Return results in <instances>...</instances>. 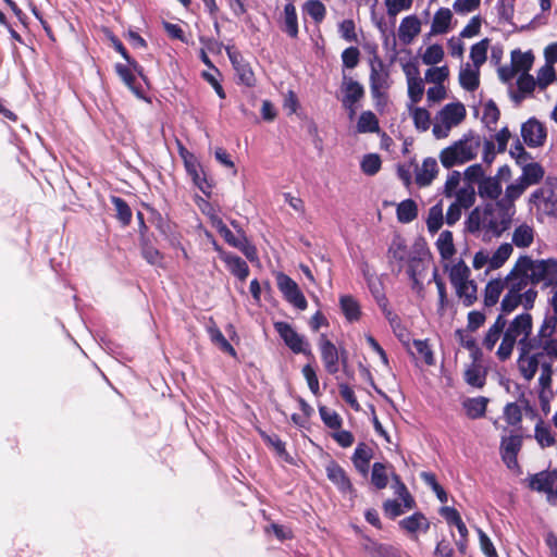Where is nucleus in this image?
Returning <instances> with one entry per match:
<instances>
[{
    "instance_id": "nucleus-1",
    "label": "nucleus",
    "mask_w": 557,
    "mask_h": 557,
    "mask_svg": "<svg viewBox=\"0 0 557 557\" xmlns=\"http://www.w3.org/2000/svg\"><path fill=\"white\" fill-rule=\"evenodd\" d=\"M515 212L513 205H506L503 201L486 206L484 209L476 208L469 215L468 230H482L492 236H499L509 227Z\"/></svg>"
},
{
    "instance_id": "nucleus-2",
    "label": "nucleus",
    "mask_w": 557,
    "mask_h": 557,
    "mask_svg": "<svg viewBox=\"0 0 557 557\" xmlns=\"http://www.w3.org/2000/svg\"><path fill=\"white\" fill-rule=\"evenodd\" d=\"M532 333V317L529 313L517 315L508 325L503 334L502 342L496 350L499 360H507L515 348L516 343L519 349L531 346L528 341Z\"/></svg>"
},
{
    "instance_id": "nucleus-3",
    "label": "nucleus",
    "mask_w": 557,
    "mask_h": 557,
    "mask_svg": "<svg viewBox=\"0 0 557 557\" xmlns=\"http://www.w3.org/2000/svg\"><path fill=\"white\" fill-rule=\"evenodd\" d=\"M480 147L481 140L478 136L465 135L440 152V161L446 169L461 165L475 159Z\"/></svg>"
},
{
    "instance_id": "nucleus-4",
    "label": "nucleus",
    "mask_w": 557,
    "mask_h": 557,
    "mask_svg": "<svg viewBox=\"0 0 557 557\" xmlns=\"http://www.w3.org/2000/svg\"><path fill=\"white\" fill-rule=\"evenodd\" d=\"M392 253L395 259L404 262V268L411 280L412 288L420 292L423 286V273L426 269L425 261L416 252L408 251L400 240L393 243Z\"/></svg>"
},
{
    "instance_id": "nucleus-5",
    "label": "nucleus",
    "mask_w": 557,
    "mask_h": 557,
    "mask_svg": "<svg viewBox=\"0 0 557 557\" xmlns=\"http://www.w3.org/2000/svg\"><path fill=\"white\" fill-rule=\"evenodd\" d=\"M466 108L461 102H451L444 106L435 115L432 133L435 138L443 139L449 136L450 131L466 119Z\"/></svg>"
},
{
    "instance_id": "nucleus-6",
    "label": "nucleus",
    "mask_w": 557,
    "mask_h": 557,
    "mask_svg": "<svg viewBox=\"0 0 557 557\" xmlns=\"http://www.w3.org/2000/svg\"><path fill=\"white\" fill-rule=\"evenodd\" d=\"M518 261L528 273L532 285H536L541 282H544L545 285H550L557 278V259L534 260L528 256H523L520 257Z\"/></svg>"
},
{
    "instance_id": "nucleus-7",
    "label": "nucleus",
    "mask_w": 557,
    "mask_h": 557,
    "mask_svg": "<svg viewBox=\"0 0 557 557\" xmlns=\"http://www.w3.org/2000/svg\"><path fill=\"white\" fill-rule=\"evenodd\" d=\"M531 210L535 208L537 218L543 215L557 216V180L546 183L530 196Z\"/></svg>"
},
{
    "instance_id": "nucleus-8",
    "label": "nucleus",
    "mask_w": 557,
    "mask_h": 557,
    "mask_svg": "<svg viewBox=\"0 0 557 557\" xmlns=\"http://www.w3.org/2000/svg\"><path fill=\"white\" fill-rule=\"evenodd\" d=\"M274 329L284 344L295 354L310 355V345L304 335L299 334L289 323L274 322Z\"/></svg>"
},
{
    "instance_id": "nucleus-9",
    "label": "nucleus",
    "mask_w": 557,
    "mask_h": 557,
    "mask_svg": "<svg viewBox=\"0 0 557 557\" xmlns=\"http://www.w3.org/2000/svg\"><path fill=\"white\" fill-rule=\"evenodd\" d=\"M180 156L183 159L185 170L193 180V183L202 193H210L211 185L209 184L205 170L199 160L183 146L180 147Z\"/></svg>"
},
{
    "instance_id": "nucleus-10",
    "label": "nucleus",
    "mask_w": 557,
    "mask_h": 557,
    "mask_svg": "<svg viewBox=\"0 0 557 557\" xmlns=\"http://www.w3.org/2000/svg\"><path fill=\"white\" fill-rule=\"evenodd\" d=\"M511 295V290H507L500 302L503 313H511L519 306L525 310L532 309L537 298V290L535 287H529L525 290L516 292L512 297Z\"/></svg>"
},
{
    "instance_id": "nucleus-11",
    "label": "nucleus",
    "mask_w": 557,
    "mask_h": 557,
    "mask_svg": "<svg viewBox=\"0 0 557 557\" xmlns=\"http://www.w3.org/2000/svg\"><path fill=\"white\" fill-rule=\"evenodd\" d=\"M543 359V355L541 352H532L531 346L523 347L519 349V357L517 360V367L520 375L525 381H531L539 369H541V366L543 362L541 360Z\"/></svg>"
},
{
    "instance_id": "nucleus-12",
    "label": "nucleus",
    "mask_w": 557,
    "mask_h": 557,
    "mask_svg": "<svg viewBox=\"0 0 557 557\" xmlns=\"http://www.w3.org/2000/svg\"><path fill=\"white\" fill-rule=\"evenodd\" d=\"M319 349L324 368L330 374L338 372L341 360L346 362L345 351L339 352L337 347L325 335H321L319 339Z\"/></svg>"
},
{
    "instance_id": "nucleus-13",
    "label": "nucleus",
    "mask_w": 557,
    "mask_h": 557,
    "mask_svg": "<svg viewBox=\"0 0 557 557\" xmlns=\"http://www.w3.org/2000/svg\"><path fill=\"white\" fill-rule=\"evenodd\" d=\"M521 137L531 148L542 147L547 138L546 126L537 119L531 117L521 125Z\"/></svg>"
},
{
    "instance_id": "nucleus-14",
    "label": "nucleus",
    "mask_w": 557,
    "mask_h": 557,
    "mask_svg": "<svg viewBox=\"0 0 557 557\" xmlns=\"http://www.w3.org/2000/svg\"><path fill=\"white\" fill-rule=\"evenodd\" d=\"M276 284L289 304L300 310L307 308V300L294 280L284 273H278L276 275Z\"/></svg>"
},
{
    "instance_id": "nucleus-15",
    "label": "nucleus",
    "mask_w": 557,
    "mask_h": 557,
    "mask_svg": "<svg viewBox=\"0 0 557 557\" xmlns=\"http://www.w3.org/2000/svg\"><path fill=\"white\" fill-rule=\"evenodd\" d=\"M341 90L343 94L342 103L348 110L349 117L352 119L357 111V102L363 97V87L350 77H344Z\"/></svg>"
},
{
    "instance_id": "nucleus-16",
    "label": "nucleus",
    "mask_w": 557,
    "mask_h": 557,
    "mask_svg": "<svg viewBox=\"0 0 557 557\" xmlns=\"http://www.w3.org/2000/svg\"><path fill=\"white\" fill-rule=\"evenodd\" d=\"M529 486L537 492L547 494L552 504H557V471L541 472L530 479Z\"/></svg>"
},
{
    "instance_id": "nucleus-17",
    "label": "nucleus",
    "mask_w": 557,
    "mask_h": 557,
    "mask_svg": "<svg viewBox=\"0 0 557 557\" xmlns=\"http://www.w3.org/2000/svg\"><path fill=\"white\" fill-rule=\"evenodd\" d=\"M522 437L519 434L503 436L500 442V455L503 461L510 470L518 469L517 455L521 449Z\"/></svg>"
},
{
    "instance_id": "nucleus-18",
    "label": "nucleus",
    "mask_w": 557,
    "mask_h": 557,
    "mask_svg": "<svg viewBox=\"0 0 557 557\" xmlns=\"http://www.w3.org/2000/svg\"><path fill=\"white\" fill-rule=\"evenodd\" d=\"M557 55L552 52L549 45L544 49L545 64L536 73L537 87L542 90L547 88L554 82H557L555 64Z\"/></svg>"
},
{
    "instance_id": "nucleus-19",
    "label": "nucleus",
    "mask_w": 557,
    "mask_h": 557,
    "mask_svg": "<svg viewBox=\"0 0 557 557\" xmlns=\"http://www.w3.org/2000/svg\"><path fill=\"white\" fill-rule=\"evenodd\" d=\"M421 28L422 22L417 15H407L399 23L397 37L403 45H410L419 36Z\"/></svg>"
},
{
    "instance_id": "nucleus-20",
    "label": "nucleus",
    "mask_w": 557,
    "mask_h": 557,
    "mask_svg": "<svg viewBox=\"0 0 557 557\" xmlns=\"http://www.w3.org/2000/svg\"><path fill=\"white\" fill-rule=\"evenodd\" d=\"M506 282V290H511V294L516 292L525 290L529 287H534L531 284V280L525 272V270L521 267L520 262L517 260L510 272L504 278ZM513 295H511L512 297Z\"/></svg>"
},
{
    "instance_id": "nucleus-21",
    "label": "nucleus",
    "mask_w": 557,
    "mask_h": 557,
    "mask_svg": "<svg viewBox=\"0 0 557 557\" xmlns=\"http://www.w3.org/2000/svg\"><path fill=\"white\" fill-rule=\"evenodd\" d=\"M398 524L413 540H417L420 534L426 533L430 528L429 519L421 512H416L401 519Z\"/></svg>"
},
{
    "instance_id": "nucleus-22",
    "label": "nucleus",
    "mask_w": 557,
    "mask_h": 557,
    "mask_svg": "<svg viewBox=\"0 0 557 557\" xmlns=\"http://www.w3.org/2000/svg\"><path fill=\"white\" fill-rule=\"evenodd\" d=\"M454 14L448 8L438 9L431 22L430 36L445 35L454 28Z\"/></svg>"
},
{
    "instance_id": "nucleus-23",
    "label": "nucleus",
    "mask_w": 557,
    "mask_h": 557,
    "mask_svg": "<svg viewBox=\"0 0 557 557\" xmlns=\"http://www.w3.org/2000/svg\"><path fill=\"white\" fill-rule=\"evenodd\" d=\"M370 88L374 98L381 97L388 88V73L381 61L371 64Z\"/></svg>"
},
{
    "instance_id": "nucleus-24",
    "label": "nucleus",
    "mask_w": 557,
    "mask_h": 557,
    "mask_svg": "<svg viewBox=\"0 0 557 557\" xmlns=\"http://www.w3.org/2000/svg\"><path fill=\"white\" fill-rule=\"evenodd\" d=\"M438 165L435 159L426 158L421 164L416 165L414 181L419 187L429 186L436 177Z\"/></svg>"
},
{
    "instance_id": "nucleus-25",
    "label": "nucleus",
    "mask_w": 557,
    "mask_h": 557,
    "mask_svg": "<svg viewBox=\"0 0 557 557\" xmlns=\"http://www.w3.org/2000/svg\"><path fill=\"white\" fill-rule=\"evenodd\" d=\"M227 55L233 64L234 70L237 73L238 79L246 86L255 85V74L248 63H246L243 57L236 52L227 49Z\"/></svg>"
},
{
    "instance_id": "nucleus-26",
    "label": "nucleus",
    "mask_w": 557,
    "mask_h": 557,
    "mask_svg": "<svg viewBox=\"0 0 557 557\" xmlns=\"http://www.w3.org/2000/svg\"><path fill=\"white\" fill-rule=\"evenodd\" d=\"M327 479L343 493L352 492V485L344 469L334 461L325 467Z\"/></svg>"
},
{
    "instance_id": "nucleus-27",
    "label": "nucleus",
    "mask_w": 557,
    "mask_h": 557,
    "mask_svg": "<svg viewBox=\"0 0 557 557\" xmlns=\"http://www.w3.org/2000/svg\"><path fill=\"white\" fill-rule=\"evenodd\" d=\"M215 249L219 251L220 258L225 262L230 272L240 281H245L249 275L247 263L242 258L221 250L218 246H215Z\"/></svg>"
},
{
    "instance_id": "nucleus-28",
    "label": "nucleus",
    "mask_w": 557,
    "mask_h": 557,
    "mask_svg": "<svg viewBox=\"0 0 557 557\" xmlns=\"http://www.w3.org/2000/svg\"><path fill=\"white\" fill-rule=\"evenodd\" d=\"M443 267L444 270L448 272L454 288L470 280V269L462 260L446 262Z\"/></svg>"
},
{
    "instance_id": "nucleus-29",
    "label": "nucleus",
    "mask_w": 557,
    "mask_h": 557,
    "mask_svg": "<svg viewBox=\"0 0 557 557\" xmlns=\"http://www.w3.org/2000/svg\"><path fill=\"white\" fill-rule=\"evenodd\" d=\"M458 78L463 89L473 91L480 84V67L470 63L462 64Z\"/></svg>"
},
{
    "instance_id": "nucleus-30",
    "label": "nucleus",
    "mask_w": 557,
    "mask_h": 557,
    "mask_svg": "<svg viewBox=\"0 0 557 557\" xmlns=\"http://www.w3.org/2000/svg\"><path fill=\"white\" fill-rule=\"evenodd\" d=\"M436 248L441 255L443 260V264L446 262H453L451 258L456 253V248L454 245L453 234L449 231H444L438 235L436 240Z\"/></svg>"
},
{
    "instance_id": "nucleus-31",
    "label": "nucleus",
    "mask_w": 557,
    "mask_h": 557,
    "mask_svg": "<svg viewBox=\"0 0 557 557\" xmlns=\"http://www.w3.org/2000/svg\"><path fill=\"white\" fill-rule=\"evenodd\" d=\"M522 174L519 177L528 187L537 184L544 176V169L536 162H527L520 166Z\"/></svg>"
},
{
    "instance_id": "nucleus-32",
    "label": "nucleus",
    "mask_w": 557,
    "mask_h": 557,
    "mask_svg": "<svg viewBox=\"0 0 557 557\" xmlns=\"http://www.w3.org/2000/svg\"><path fill=\"white\" fill-rule=\"evenodd\" d=\"M506 289L504 278H495L490 281L485 287L484 304L485 306H494L498 302L500 295Z\"/></svg>"
},
{
    "instance_id": "nucleus-33",
    "label": "nucleus",
    "mask_w": 557,
    "mask_h": 557,
    "mask_svg": "<svg viewBox=\"0 0 557 557\" xmlns=\"http://www.w3.org/2000/svg\"><path fill=\"white\" fill-rule=\"evenodd\" d=\"M534 240V228L527 224L522 223L517 226L512 233V243L519 248L529 247Z\"/></svg>"
},
{
    "instance_id": "nucleus-34",
    "label": "nucleus",
    "mask_w": 557,
    "mask_h": 557,
    "mask_svg": "<svg viewBox=\"0 0 557 557\" xmlns=\"http://www.w3.org/2000/svg\"><path fill=\"white\" fill-rule=\"evenodd\" d=\"M487 399L484 397L468 398L462 403L463 410L468 418L478 419L485 414Z\"/></svg>"
},
{
    "instance_id": "nucleus-35",
    "label": "nucleus",
    "mask_w": 557,
    "mask_h": 557,
    "mask_svg": "<svg viewBox=\"0 0 557 557\" xmlns=\"http://www.w3.org/2000/svg\"><path fill=\"white\" fill-rule=\"evenodd\" d=\"M283 30L290 37L298 35V18L295 5L289 2L284 7Z\"/></svg>"
},
{
    "instance_id": "nucleus-36",
    "label": "nucleus",
    "mask_w": 557,
    "mask_h": 557,
    "mask_svg": "<svg viewBox=\"0 0 557 557\" xmlns=\"http://www.w3.org/2000/svg\"><path fill=\"white\" fill-rule=\"evenodd\" d=\"M339 305H341V309H342L345 318L349 322H355L360 319V315H361L360 306H359V302L354 297H351L349 295L341 296Z\"/></svg>"
},
{
    "instance_id": "nucleus-37",
    "label": "nucleus",
    "mask_w": 557,
    "mask_h": 557,
    "mask_svg": "<svg viewBox=\"0 0 557 557\" xmlns=\"http://www.w3.org/2000/svg\"><path fill=\"white\" fill-rule=\"evenodd\" d=\"M479 194L481 197L496 199L502 194V185L495 176L483 178L479 184Z\"/></svg>"
},
{
    "instance_id": "nucleus-38",
    "label": "nucleus",
    "mask_w": 557,
    "mask_h": 557,
    "mask_svg": "<svg viewBox=\"0 0 557 557\" xmlns=\"http://www.w3.org/2000/svg\"><path fill=\"white\" fill-rule=\"evenodd\" d=\"M534 55L531 51L513 50L511 53V64L516 72L528 73L532 67Z\"/></svg>"
},
{
    "instance_id": "nucleus-39",
    "label": "nucleus",
    "mask_w": 557,
    "mask_h": 557,
    "mask_svg": "<svg viewBox=\"0 0 557 557\" xmlns=\"http://www.w3.org/2000/svg\"><path fill=\"white\" fill-rule=\"evenodd\" d=\"M444 58L445 51L440 44H432L428 46L421 53L422 63L428 66H435L440 64Z\"/></svg>"
},
{
    "instance_id": "nucleus-40",
    "label": "nucleus",
    "mask_w": 557,
    "mask_h": 557,
    "mask_svg": "<svg viewBox=\"0 0 557 557\" xmlns=\"http://www.w3.org/2000/svg\"><path fill=\"white\" fill-rule=\"evenodd\" d=\"M408 110L417 129L425 132L430 128L431 115L426 109L412 104L408 106Z\"/></svg>"
},
{
    "instance_id": "nucleus-41",
    "label": "nucleus",
    "mask_w": 557,
    "mask_h": 557,
    "mask_svg": "<svg viewBox=\"0 0 557 557\" xmlns=\"http://www.w3.org/2000/svg\"><path fill=\"white\" fill-rule=\"evenodd\" d=\"M505 327V320L498 317L495 323L488 329L483 339V346L487 350H493L499 341L503 330Z\"/></svg>"
},
{
    "instance_id": "nucleus-42",
    "label": "nucleus",
    "mask_w": 557,
    "mask_h": 557,
    "mask_svg": "<svg viewBox=\"0 0 557 557\" xmlns=\"http://www.w3.org/2000/svg\"><path fill=\"white\" fill-rule=\"evenodd\" d=\"M396 214L400 223H410L418 216V206L412 199H406L398 203Z\"/></svg>"
},
{
    "instance_id": "nucleus-43",
    "label": "nucleus",
    "mask_w": 557,
    "mask_h": 557,
    "mask_svg": "<svg viewBox=\"0 0 557 557\" xmlns=\"http://www.w3.org/2000/svg\"><path fill=\"white\" fill-rule=\"evenodd\" d=\"M450 74L447 65H435L430 66L424 73V79L426 83L432 85H444Z\"/></svg>"
},
{
    "instance_id": "nucleus-44",
    "label": "nucleus",
    "mask_w": 557,
    "mask_h": 557,
    "mask_svg": "<svg viewBox=\"0 0 557 557\" xmlns=\"http://www.w3.org/2000/svg\"><path fill=\"white\" fill-rule=\"evenodd\" d=\"M208 333L211 342L215 346H218L222 351L230 354L233 357L236 356L235 349L227 342L225 336L222 334L221 330L214 323L208 326Z\"/></svg>"
},
{
    "instance_id": "nucleus-45",
    "label": "nucleus",
    "mask_w": 557,
    "mask_h": 557,
    "mask_svg": "<svg viewBox=\"0 0 557 557\" xmlns=\"http://www.w3.org/2000/svg\"><path fill=\"white\" fill-rule=\"evenodd\" d=\"M443 220H444V215H443L442 203L440 202V203L432 206L429 209V213H428V218H426L428 231L431 234H435L436 232H438L443 225Z\"/></svg>"
},
{
    "instance_id": "nucleus-46",
    "label": "nucleus",
    "mask_w": 557,
    "mask_h": 557,
    "mask_svg": "<svg viewBox=\"0 0 557 557\" xmlns=\"http://www.w3.org/2000/svg\"><path fill=\"white\" fill-rule=\"evenodd\" d=\"M455 290L465 306H471L476 300V285L472 280L456 286Z\"/></svg>"
},
{
    "instance_id": "nucleus-47",
    "label": "nucleus",
    "mask_w": 557,
    "mask_h": 557,
    "mask_svg": "<svg viewBox=\"0 0 557 557\" xmlns=\"http://www.w3.org/2000/svg\"><path fill=\"white\" fill-rule=\"evenodd\" d=\"M488 47L490 40L487 38L482 39L471 47L470 59L472 61V65L481 67L485 63L487 59Z\"/></svg>"
},
{
    "instance_id": "nucleus-48",
    "label": "nucleus",
    "mask_w": 557,
    "mask_h": 557,
    "mask_svg": "<svg viewBox=\"0 0 557 557\" xmlns=\"http://www.w3.org/2000/svg\"><path fill=\"white\" fill-rule=\"evenodd\" d=\"M366 550L370 557H401L397 548L379 543L368 544Z\"/></svg>"
},
{
    "instance_id": "nucleus-49",
    "label": "nucleus",
    "mask_w": 557,
    "mask_h": 557,
    "mask_svg": "<svg viewBox=\"0 0 557 557\" xmlns=\"http://www.w3.org/2000/svg\"><path fill=\"white\" fill-rule=\"evenodd\" d=\"M359 133H374L379 131V121L375 114L371 111H364L359 116L357 123Z\"/></svg>"
},
{
    "instance_id": "nucleus-50",
    "label": "nucleus",
    "mask_w": 557,
    "mask_h": 557,
    "mask_svg": "<svg viewBox=\"0 0 557 557\" xmlns=\"http://www.w3.org/2000/svg\"><path fill=\"white\" fill-rule=\"evenodd\" d=\"M302 10L315 23H321L326 14L325 5L319 0H308L305 2Z\"/></svg>"
},
{
    "instance_id": "nucleus-51",
    "label": "nucleus",
    "mask_w": 557,
    "mask_h": 557,
    "mask_svg": "<svg viewBox=\"0 0 557 557\" xmlns=\"http://www.w3.org/2000/svg\"><path fill=\"white\" fill-rule=\"evenodd\" d=\"M512 253V246L510 244H502L491 256V270L499 269L508 260Z\"/></svg>"
},
{
    "instance_id": "nucleus-52",
    "label": "nucleus",
    "mask_w": 557,
    "mask_h": 557,
    "mask_svg": "<svg viewBox=\"0 0 557 557\" xmlns=\"http://www.w3.org/2000/svg\"><path fill=\"white\" fill-rule=\"evenodd\" d=\"M407 91L410 103L408 106L417 104L421 101L425 91L424 82L421 77L407 82Z\"/></svg>"
},
{
    "instance_id": "nucleus-53",
    "label": "nucleus",
    "mask_w": 557,
    "mask_h": 557,
    "mask_svg": "<svg viewBox=\"0 0 557 557\" xmlns=\"http://www.w3.org/2000/svg\"><path fill=\"white\" fill-rule=\"evenodd\" d=\"M535 440L542 447L552 446L555 442L549 425L543 421H539L535 425Z\"/></svg>"
},
{
    "instance_id": "nucleus-54",
    "label": "nucleus",
    "mask_w": 557,
    "mask_h": 557,
    "mask_svg": "<svg viewBox=\"0 0 557 557\" xmlns=\"http://www.w3.org/2000/svg\"><path fill=\"white\" fill-rule=\"evenodd\" d=\"M371 482L379 490L386 487V485L388 483V475H387L385 465H383L381 462H375L373 465Z\"/></svg>"
},
{
    "instance_id": "nucleus-55",
    "label": "nucleus",
    "mask_w": 557,
    "mask_h": 557,
    "mask_svg": "<svg viewBox=\"0 0 557 557\" xmlns=\"http://www.w3.org/2000/svg\"><path fill=\"white\" fill-rule=\"evenodd\" d=\"M527 188L528 186L520 178H517L513 183L507 186L505 200L503 202L506 205H513V201L518 199Z\"/></svg>"
},
{
    "instance_id": "nucleus-56",
    "label": "nucleus",
    "mask_w": 557,
    "mask_h": 557,
    "mask_svg": "<svg viewBox=\"0 0 557 557\" xmlns=\"http://www.w3.org/2000/svg\"><path fill=\"white\" fill-rule=\"evenodd\" d=\"M413 0H384L386 13L389 17H396L400 12L411 9Z\"/></svg>"
},
{
    "instance_id": "nucleus-57",
    "label": "nucleus",
    "mask_w": 557,
    "mask_h": 557,
    "mask_svg": "<svg viewBox=\"0 0 557 557\" xmlns=\"http://www.w3.org/2000/svg\"><path fill=\"white\" fill-rule=\"evenodd\" d=\"M456 197L455 202L463 207L465 209L470 208L475 200V191L472 185L465 186L454 195Z\"/></svg>"
},
{
    "instance_id": "nucleus-58",
    "label": "nucleus",
    "mask_w": 557,
    "mask_h": 557,
    "mask_svg": "<svg viewBox=\"0 0 557 557\" xmlns=\"http://www.w3.org/2000/svg\"><path fill=\"white\" fill-rule=\"evenodd\" d=\"M498 119L499 110L494 102L488 101L482 106V121L488 128H492Z\"/></svg>"
},
{
    "instance_id": "nucleus-59",
    "label": "nucleus",
    "mask_w": 557,
    "mask_h": 557,
    "mask_svg": "<svg viewBox=\"0 0 557 557\" xmlns=\"http://www.w3.org/2000/svg\"><path fill=\"white\" fill-rule=\"evenodd\" d=\"M504 419L510 426H517L522 420V411L516 403L507 404L504 408Z\"/></svg>"
},
{
    "instance_id": "nucleus-60",
    "label": "nucleus",
    "mask_w": 557,
    "mask_h": 557,
    "mask_svg": "<svg viewBox=\"0 0 557 557\" xmlns=\"http://www.w3.org/2000/svg\"><path fill=\"white\" fill-rule=\"evenodd\" d=\"M361 170L367 175H374L381 169V159L379 154L369 153L366 154L361 160Z\"/></svg>"
},
{
    "instance_id": "nucleus-61",
    "label": "nucleus",
    "mask_w": 557,
    "mask_h": 557,
    "mask_svg": "<svg viewBox=\"0 0 557 557\" xmlns=\"http://www.w3.org/2000/svg\"><path fill=\"white\" fill-rule=\"evenodd\" d=\"M369 460V450L364 447H358L354 454V465L356 469L363 475L368 473Z\"/></svg>"
},
{
    "instance_id": "nucleus-62",
    "label": "nucleus",
    "mask_w": 557,
    "mask_h": 557,
    "mask_svg": "<svg viewBox=\"0 0 557 557\" xmlns=\"http://www.w3.org/2000/svg\"><path fill=\"white\" fill-rule=\"evenodd\" d=\"M394 480H395V485H394V488H395V494L400 498V500L404 503V507L406 509H412L413 506H414V500L413 498L410 496L407 487L405 486L404 483H401L398 479L397 475H394Z\"/></svg>"
},
{
    "instance_id": "nucleus-63",
    "label": "nucleus",
    "mask_w": 557,
    "mask_h": 557,
    "mask_svg": "<svg viewBox=\"0 0 557 557\" xmlns=\"http://www.w3.org/2000/svg\"><path fill=\"white\" fill-rule=\"evenodd\" d=\"M112 203L114 206V209L116 211L117 219L123 223L127 224L131 221L132 212L127 203L119 198V197H112Z\"/></svg>"
},
{
    "instance_id": "nucleus-64",
    "label": "nucleus",
    "mask_w": 557,
    "mask_h": 557,
    "mask_svg": "<svg viewBox=\"0 0 557 557\" xmlns=\"http://www.w3.org/2000/svg\"><path fill=\"white\" fill-rule=\"evenodd\" d=\"M115 71L117 75L122 78V81L125 83V85L138 95V91L134 87L135 77L132 73L134 71L133 67L128 63L127 65L117 63L115 65Z\"/></svg>"
}]
</instances>
